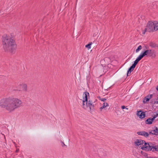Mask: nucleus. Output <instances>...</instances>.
<instances>
[{
	"instance_id": "f257e3e1",
	"label": "nucleus",
	"mask_w": 158,
	"mask_h": 158,
	"mask_svg": "<svg viewBox=\"0 0 158 158\" xmlns=\"http://www.w3.org/2000/svg\"><path fill=\"white\" fill-rule=\"evenodd\" d=\"M22 102L15 98L9 97L0 100V107L4 108L9 113L12 112L16 109L22 106Z\"/></svg>"
},
{
	"instance_id": "f03ea898",
	"label": "nucleus",
	"mask_w": 158,
	"mask_h": 158,
	"mask_svg": "<svg viewBox=\"0 0 158 158\" xmlns=\"http://www.w3.org/2000/svg\"><path fill=\"white\" fill-rule=\"evenodd\" d=\"M2 41L3 48L5 52H14L16 45L15 40L9 36L4 35L2 37Z\"/></svg>"
},
{
	"instance_id": "7ed1b4c3",
	"label": "nucleus",
	"mask_w": 158,
	"mask_h": 158,
	"mask_svg": "<svg viewBox=\"0 0 158 158\" xmlns=\"http://www.w3.org/2000/svg\"><path fill=\"white\" fill-rule=\"evenodd\" d=\"M158 30V22L157 21H149L147 23L146 27L143 32V34H144L146 32H152Z\"/></svg>"
},
{
	"instance_id": "20e7f679",
	"label": "nucleus",
	"mask_w": 158,
	"mask_h": 158,
	"mask_svg": "<svg viewBox=\"0 0 158 158\" xmlns=\"http://www.w3.org/2000/svg\"><path fill=\"white\" fill-rule=\"evenodd\" d=\"M143 143V145H142V146L141 148V149L144 150L153 152V148H154V146L152 145V143L149 144L145 142V141Z\"/></svg>"
},
{
	"instance_id": "39448f33",
	"label": "nucleus",
	"mask_w": 158,
	"mask_h": 158,
	"mask_svg": "<svg viewBox=\"0 0 158 158\" xmlns=\"http://www.w3.org/2000/svg\"><path fill=\"white\" fill-rule=\"evenodd\" d=\"M89 97V93L88 92H84L83 96V100L81 101L82 102V108L85 107V102H87L88 100V98Z\"/></svg>"
},
{
	"instance_id": "423d86ee",
	"label": "nucleus",
	"mask_w": 158,
	"mask_h": 158,
	"mask_svg": "<svg viewBox=\"0 0 158 158\" xmlns=\"http://www.w3.org/2000/svg\"><path fill=\"white\" fill-rule=\"evenodd\" d=\"M139 61L137 60H136L134 61V63L132 64V65L129 68L127 73V76H129L130 75L131 72L135 68V67L136 65L138 64V62Z\"/></svg>"
},
{
	"instance_id": "0eeeda50",
	"label": "nucleus",
	"mask_w": 158,
	"mask_h": 158,
	"mask_svg": "<svg viewBox=\"0 0 158 158\" xmlns=\"http://www.w3.org/2000/svg\"><path fill=\"white\" fill-rule=\"evenodd\" d=\"M85 107L83 108L84 109H86L87 107H89L90 110H91L92 109L94 108V105L93 104V102L92 101L89 100L87 102H85Z\"/></svg>"
},
{
	"instance_id": "6e6552de",
	"label": "nucleus",
	"mask_w": 158,
	"mask_h": 158,
	"mask_svg": "<svg viewBox=\"0 0 158 158\" xmlns=\"http://www.w3.org/2000/svg\"><path fill=\"white\" fill-rule=\"evenodd\" d=\"M148 50H145L143 52H142L140 55L137 57L136 59L139 61L145 56H148Z\"/></svg>"
},
{
	"instance_id": "1a4fd4ad",
	"label": "nucleus",
	"mask_w": 158,
	"mask_h": 158,
	"mask_svg": "<svg viewBox=\"0 0 158 158\" xmlns=\"http://www.w3.org/2000/svg\"><path fill=\"white\" fill-rule=\"evenodd\" d=\"M137 115L138 116L140 119L144 118L145 116V112L142 110H137L136 113Z\"/></svg>"
},
{
	"instance_id": "9d476101",
	"label": "nucleus",
	"mask_w": 158,
	"mask_h": 158,
	"mask_svg": "<svg viewBox=\"0 0 158 158\" xmlns=\"http://www.w3.org/2000/svg\"><path fill=\"white\" fill-rule=\"evenodd\" d=\"M144 142V140H142L141 139H136L134 142V144L136 146H139L141 147L142 145H143V143Z\"/></svg>"
},
{
	"instance_id": "9b49d317",
	"label": "nucleus",
	"mask_w": 158,
	"mask_h": 158,
	"mask_svg": "<svg viewBox=\"0 0 158 158\" xmlns=\"http://www.w3.org/2000/svg\"><path fill=\"white\" fill-rule=\"evenodd\" d=\"M152 95L150 94L147 95L144 98L143 102L144 104L146 103L147 102L149 101L150 99L152 97Z\"/></svg>"
},
{
	"instance_id": "f8f14e48",
	"label": "nucleus",
	"mask_w": 158,
	"mask_h": 158,
	"mask_svg": "<svg viewBox=\"0 0 158 158\" xmlns=\"http://www.w3.org/2000/svg\"><path fill=\"white\" fill-rule=\"evenodd\" d=\"M137 134L139 135L143 136L146 137H148L149 135L148 133L144 131H138L137 132Z\"/></svg>"
},
{
	"instance_id": "ddd939ff",
	"label": "nucleus",
	"mask_w": 158,
	"mask_h": 158,
	"mask_svg": "<svg viewBox=\"0 0 158 158\" xmlns=\"http://www.w3.org/2000/svg\"><path fill=\"white\" fill-rule=\"evenodd\" d=\"M148 56H152L155 53L154 51L153 50H148ZM154 56H154L155 57L156 56L155 54H154Z\"/></svg>"
},
{
	"instance_id": "4468645a",
	"label": "nucleus",
	"mask_w": 158,
	"mask_h": 158,
	"mask_svg": "<svg viewBox=\"0 0 158 158\" xmlns=\"http://www.w3.org/2000/svg\"><path fill=\"white\" fill-rule=\"evenodd\" d=\"M22 86V88L23 90L24 91H27V86L26 84H22L21 85Z\"/></svg>"
},
{
	"instance_id": "2eb2a0df",
	"label": "nucleus",
	"mask_w": 158,
	"mask_h": 158,
	"mask_svg": "<svg viewBox=\"0 0 158 158\" xmlns=\"http://www.w3.org/2000/svg\"><path fill=\"white\" fill-rule=\"evenodd\" d=\"M155 129L152 130V131L153 132V134L154 135H158V128L156 127H154Z\"/></svg>"
},
{
	"instance_id": "dca6fc26",
	"label": "nucleus",
	"mask_w": 158,
	"mask_h": 158,
	"mask_svg": "<svg viewBox=\"0 0 158 158\" xmlns=\"http://www.w3.org/2000/svg\"><path fill=\"white\" fill-rule=\"evenodd\" d=\"M149 45L152 48H156L158 46V45L157 44L152 42L150 43Z\"/></svg>"
},
{
	"instance_id": "f3484780",
	"label": "nucleus",
	"mask_w": 158,
	"mask_h": 158,
	"mask_svg": "<svg viewBox=\"0 0 158 158\" xmlns=\"http://www.w3.org/2000/svg\"><path fill=\"white\" fill-rule=\"evenodd\" d=\"M151 118H149L145 121V123L147 124H151L152 123L151 121Z\"/></svg>"
},
{
	"instance_id": "a211bd4d",
	"label": "nucleus",
	"mask_w": 158,
	"mask_h": 158,
	"mask_svg": "<svg viewBox=\"0 0 158 158\" xmlns=\"http://www.w3.org/2000/svg\"><path fill=\"white\" fill-rule=\"evenodd\" d=\"M92 44V42L89 43L88 44L85 45V47L87 48L88 49L91 48V45Z\"/></svg>"
},
{
	"instance_id": "6ab92c4d",
	"label": "nucleus",
	"mask_w": 158,
	"mask_h": 158,
	"mask_svg": "<svg viewBox=\"0 0 158 158\" xmlns=\"http://www.w3.org/2000/svg\"><path fill=\"white\" fill-rule=\"evenodd\" d=\"M153 148V152H158V145L154 146V148Z\"/></svg>"
},
{
	"instance_id": "aec40b11",
	"label": "nucleus",
	"mask_w": 158,
	"mask_h": 158,
	"mask_svg": "<svg viewBox=\"0 0 158 158\" xmlns=\"http://www.w3.org/2000/svg\"><path fill=\"white\" fill-rule=\"evenodd\" d=\"M142 46L141 45L139 46L137 49L136 50V52H138L142 49Z\"/></svg>"
},
{
	"instance_id": "412c9836",
	"label": "nucleus",
	"mask_w": 158,
	"mask_h": 158,
	"mask_svg": "<svg viewBox=\"0 0 158 158\" xmlns=\"http://www.w3.org/2000/svg\"><path fill=\"white\" fill-rule=\"evenodd\" d=\"M102 106L104 107V108H106V106H109V104L106 102H104L103 105Z\"/></svg>"
},
{
	"instance_id": "4be33fe9",
	"label": "nucleus",
	"mask_w": 158,
	"mask_h": 158,
	"mask_svg": "<svg viewBox=\"0 0 158 158\" xmlns=\"http://www.w3.org/2000/svg\"><path fill=\"white\" fill-rule=\"evenodd\" d=\"M99 100H100L101 101L105 102L106 100V99L105 98H100Z\"/></svg>"
},
{
	"instance_id": "5701e85b",
	"label": "nucleus",
	"mask_w": 158,
	"mask_h": 158,
	"mask_svg": "<svg viewBox=\"0 0 158 158\" xmlns=\"http://www.w3.org/2000/svg\"><path fill=\"white\" fill-rule=\"evenodd\" d=\"M149 135L150 134H152V135H154L153 134V131H150V132H149Z\"/></svg>"
},
{
	"instance_id": "b1692460",
	"label": "nucleus",
	"mask_w": 158,
	"mask_h": 158,
	"mask_svg": "<svg viewBox=\"0 0 158 158\" xmlns=\"http://www.w3.org/2000/svg\"><path fill=\"white\" fill-rule=\"evenodd\" d=\"M121 108L123 109H125L126 108L125 106H121Z\"/></svg>"
},
{
	"instance_id": "393cba45",
	"label": "nucleus",
	"mask_w": 158,
	"mask_h": 158,
	"mask_svg": "<svg viewBox=\"0 0 158 158\" xmlns=\"http://www.w3.org/2000/svg\"><path fill=\"white\" fill-rule=\"evenodd\" d=\"M104 108H105L104 107H103V106H101L100 108V110H101V111H102V110L104 109Z\"/></svg>"
},
{
	"instance_id": "a878e982",
	"label": "nucleus",
	"mask_w": 158,
	"mask_h": 158,
	"mask_svg": "<svg viewBox=\"0 0 158 158\" xmlns=\"http://www.w3.org/2000/svg\"><path fill=\"white\" fill-rule=\"evenodd\" d=\"M155 119V118H153V117L152 118H151V121H152V122L153 121H154V120Z\"/></svg>"
},
{
	"instance_id": "bb28decb",
	"label": "nucleus",
	"mask_w": 158,
	"mask_h": 158,
	"mask_svg": "<svg viewBox=\"0 0 158 158\" xmlns=\"http://www.w3.org/2000/svg\"><path fill=\"white\" fill-rule=\"evenodd\" d=\"M157 113H156V115L157 116V117L158 116V110L157 112Z\"/></svg>"
},
{
	"instance_id": "cd10ccee",
	"label": "nucleus",
	"mask_w": 158,
	"mask_h": 158,
	"mask_svg": "<svg viewBox=\"0 0 158 158\" xmlns=\"http://www.w3.org/2000/svg\"><path fill=\"white\" fill-rule=\"evenodd\" d=\"M157 117V116H156V114H155L154 116H153V118H155Z\"/></svg>"
},
{
	"instance_id": "c85d7f7f",
	"label": "nucleus",
	"mask_w": 158,
	"mask_h": 158,
	"mask_svg": "<svg viewBox=\"0 0 158 158\" xmlns=\"http://www.w3.org/2000/svg\"><path fill=\"white\" fill-rule=\"evenodd\" d=\"M62 143L63 144V145H64V146H66V145L64 144V142H62Z\"/></svg>"
},
{
	"instance_id": "c756f323",
	"label": "nucleus",
	"mask_w": 158,
	"mask_h": 158,
	"mask_svg": "<svg viewBox=\"0 0 158 158\" xmlns=\"http://www.w3.org/2000/svg\"><path fill=\"white\" fill-rule=\"evenodd\" d=\"M156 89L158 91V86H157V87L156 88Z\"/></svg>"
},
{
	"instance_id": "7c9ffc66",
	"label": "nucleus",
	"mask_w": 158,
	"mask_h": 158,
	"mask_svg": "<svg viewBox=\"0 0 158 158\" xmlns=\"http://www.w3.org/2000/svg\"><path fill=\"white\" fill-rule=\"evenodd\" d=\"M125 109H126V110H128V108H126H126H125Z\"/></svg>"
},
{
	"instance_id": "2f4dec72",
	"label": "nucleus",
	"mask_w": 158,
	"mask_h": 158,
	"mask_svg": "<svg viewBox=\"0 0 158 158\" xmlns=\"http://www.w3.org/2000/svg\"><path fill=\"white\" fill-rule=\"evenodd\" d=\"M156 103H158V101H157V102H156Z\"/></svg>"
},
{
	"instance_id": "473e14b6",
	"label": "nucleus",
	"mask_w": 158,
	"mask_h": 158,
	"mask_svg": "<svg viewBox=\"0 0 158 158\" xmlns=\"http://www.w3.org/2000/svg\"><path fill=\"white\" fill-rule=\"evenodd\" d=\"M156 120H157V121H158V118Z\"/></svg>"
}]
</instances>
